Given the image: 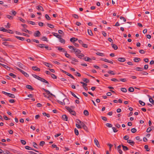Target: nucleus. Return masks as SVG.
I'll list each match as a JSON object with an SVG mask.
<instances>
[{"mask_svg":"<svg viewBox=\"0 0 154 154\" xmlns=\"http://www.w3.org/2000/svg\"><path fill=\"white\" fill-rule=\"evenodd\" d=\"M78 40V39L77 38H76L74 37H73L71 38L70 39V41L72 42L73 43H74V42H75V41H77Z\"/></svg>","mask_w":154,"mask_h":154,"instance_id":"ddd939ff","label":"nucleus"},{"mask_svg":"<svg viewBox=\"0 0 154 154\" xmlns=\"http://www.w3.org/2000/svg\"><path fill=\"white\" fill-rule=\"evenodd\" d=\"M111 45L112 47L114 48L115 50H116L118 49V47L117 46L114 44H112Z\"/></svg>","mask_w":154,"mask_h":154,"instance_id":"412c9836","label":"nucleus"},{"mask_svg":"<svg viewBox=\"0 0 154 154\" xmlns=\"http://www.w3.org/2000/svg\"><path fill=\"white\" fill-rule=\"evenodd\" d=\"M118 60L120 62H124L125 61V59L124 57L122 58H118Z\"/></svg>","mask_w":154,"mask_h":154,"instance_id":"dca6fc26","label":"nucleus"},{"mask_svg":"<svg viewBox=\"0 0 154 154\" xmlns=\"http://www.w3.org/2000/svg\"><path fill=\"white\" fill-rule=\"evenodd\" d=\"M45 73L48 74L49 75V77L51 76V77H57L56 75H55L54 74L51 73V72L48 71H46L45 72Z\"/></svg>","mask_w":154,"mask_h":154,"instance_id":"20e7f679","label":"nucleus"},{"mask_svg":"<svg viewBox=\"0 0 154 154\" xmlns=\"http://www.w3.org/2000/svg\"><path fill=\"white\" fill-rule=\"evenodd\" d=\"M2 41H11V40L10 38L6 39L5 38H2Z\"/></svg>","mask_w":154,"mask_h":154,"instance_id":"8fccbe9b","label":"nucleus"},{"mask_svg":"<svg viewBox=\"0 0 154 154\" xmlns=\"http://www.w3.org/2000/svg\"><path fill=\"white\" fill-rule=\"evenodd\" d=\"M56 48H57V49L58 50L60 51H61L65 53L66 52L65 49L64 48H62L61 47H56Z\"/></svg>","mask_w":154,"mask_h":154,"instance_id":"423d86ee","label":"nucleus"},{"mask_svg":"<svg viewBox=\"0 0 154 154\" xmlns=\"http://www.w3.org/2000/svg\"><path fill=\"white\" fill-rule=\"evenodd\" d=\"M141 60V59L139 58L135 57L134 59V61L135 62H138Z\"/></svg>","mask_w":154,"mask_h":154,"instance_id":"393cba45","label":"nucleus"},{"mask_svg":"<svg viewBox=\"0 0 154 154\" xmlns=\"http://www.w3.org/2000/svg\"><path fill=\"white\" fill-rule=\"evenodd\" d=\"M47 25L48 27H50L51 28H53L54 27V26L53 25L51 24H49L48 23H47Z\"/></svg>","mask_w":154,"mask_h":154,"instance_id":"2f4dec72","label":"nucleus"},{"mask_svg":"<svg viewBox=\"0 0 154 154\" xmlns=\"http://www.w3.org/2000/svg\"><path fill=\"white\" fill-rule=\"evenodd\" d=\"M17 69L19 71L21 72L26 77H28L29 76V75L26 72H25L23 70L20 69L19 68H17Z\"/></svg>","mask_w":154,"mask_h":154,"instance_id":"7ed1b4c3","label":"nucleus"},{"mask_svg":"<svg viewBox=\"0 0 154 154\" xmlns=\"http://www.w3.org/2000/svg\"><path fill=\"white\" fill-rule=\"evenodd\" d=\"M52 34L53 35L56 36L58 38H59V37H61V36L58 34L57 33L55 32H52Z\"/></svg>","mask_w":154,"mask_h":154,"instance_id":"5701e85b","label":"nucleus"},{"mask_svg":"<svg viewBox=\"0 0 154 154\" xmlns=\"http://www.w3.org/2000/svg\"><path fill=\"white\" fill-rule=\"evenodd\" d=\"M84 115L86 116H88L89 115V112L87 110H85L83 112Z\"/></svg>","mask_w":154,"mask_h":154,"instance_id":"c85d7f7f","label":"nucleus"},{"mask_svg":"<svg viewBox=\"0 0 154 154\" xmlns=\"http://www.w3.org/2000/svg\"><path fill=\"white\" fill-rule=\"evenodd\" d=\"M107 145L108 146H109V151H111V148L112 146V145L109 143H108Z\"/></svg>","mask_w":154,"mask_h":154,"instance_id":"bf43d9fd","label":"nucleus"},{"mask_svg":"<svg viewBox=\"0 0 154 154\" xmlns=\"http://www.w3.org/2000/svg\"><path fill=\"white\" fill-rule=\"evenodd\" d=\"M121 145L124 151H126L129 149L128 148L127 146L123 145L122 144Z\"/></svg>","mask_w":154,"mask_h":154,"instance_id":"cd10ccee","label":"nucleus"},{"mask_svg":"<svg viewBox=\"0 0 154 154\" xmlns=\"http://www.w3.org/2000/svg\"><path fill=\"white\" fill-rule=\"evenodd\" d=\"M26 88L29 89H30L32 91L34 90V88H32V86L29 85H26Z\"/></svg>","mask_w":154,"mask_h":154,"instance_id":"f3484780","label":"nucleus"},{"mask_svg":"<svg viewBox=\"0 0 154 154\" xmlns=\"http://www.w3.org/2000/svg\"><path fill=\"white\" fill-rule=\"evenodd\" d=\"M21 143L23 145H25L26 143V141L23 140H21Z\"/></svg>","mask_w":154,"mask_h":154,"instance_id":"338daca9","label":"nucleus"},{"mask_svg":"<svg viewBox=\"0 0 154 154\" xmlns=\"http://www.w3.org/2000/svg\"><path fill=\"white\" fill-rule=\"evenodd\" d=\"M65 109H66L69 112H70L72 110V109L70 108V107H67V106H66L65 107Z\"/></svg>","mask_w":154,"mask_h":154,"instance_id":"de8ad7c7","label":"nucleus"},{"mask_svg":"<svg viewBox=\"0 0 154 154\" xmlns=\"http://www.w3.org/2000/svg\"><path fill=\"white\" fill-rule=\"evenodd\" d=\"M45 142L44 141H41L39 145L41 146H43V145L45 144Z\"/></svg>","mask_w":154,"mask_h":154,"instance_id":"603ef678","label":"nucleus"},{"mask_svg":"<svg viewBox=\"0 0 154 154\" xmlns=\"http://www.w3.org/2000/svg\"><path fill=\"white\" fill-rule=\"evenodd\" d=\"M152 126L148 128L147 129V130L146 131V132H150L152 130V129L151 128H152Z\"/></svg>","mask_w":154,"mask_h":154,"instance_id":"c03bdc74","label":"nucleus"},{"mask_svg":"<svg viewBox=\"0 0 154 154\" xmlns=\"http://www.w3.org/2000/svg\"><path fill=\"white\" fill-rule=\"evenodd\" d=\"M57 101L62 105H65L66 103L67 104H69V100L67 98H65L63 99V102L60 101L59 100H57Z\"/></svg>","mask_w":154,"mask_h":154,"instance_id":"f03ea898","label":"nucleus"},{"mask_svg":"<svg viewBox=\"0 0 154 154\" xmlns=\"http://www.w3.org/2000/svg\"><path fill=\"white\" fill-rule=\"evenodd\" d=\"M144 148L146 149V151H149L150 150V149L148 148L147 145H145L144 146Z\"/></svg>","mask_w":154,"mask_h":154,"instance_id":"e433bc0d","label":"nucleus"},{"mask_svg":"<svg viewBox=\"0 0 154 154\" xmlns=\"http://www.w3.org/2000/svg\"><path fill=\"white\" fill-rule=\"evenodd\" d=\"M137 131V130L135 128H133L131 129V131L133 133H135Z\"/></svg>","mask_w":154,"mask_h":154,"instance_id":"4d7b16f0","label":"nucleus"},{"mask_svg":"<svg viewBox=\"0 0 154 154\" xmlns=\"http://www.w3.org/2000/svg\"><path fill=\"white\" fill-rule=\"evenodd\" d=\"M62 71L63 73L69 76L70 77H73V76L72 75L66 72V71L63 70H62Z\"/></svg>","mask_w":154,"mask_h":154,"instance_id":"9b49d317","label":"nucleus"},{"mask_svg":"<svg viewBox=\"0 0 154 154\" xmlns=\"http://www.w3.org/2000/svg\"><path fill=\"white\" fill-rule=\"evenodd\" d=\"M45 45L44 44H39V45H37L36 46L38 47L41 48H45Z\"/></svg>","mask_w":154,"mask_h":154,"instance_id":"b1692460","label":"nucleus"},{"mask_svg":"<svg viewBox=\"0 0 154 154\" xmlns=\"http://www.w3.org/2000/svg\"><path fill=\"white\" fill-rule=\"evenodd\" d=\"M129 138V136L128 135H126V136H125L123 137L124 139H125V140H128V139Z\"/></svg>","mask_w":154,"mask_h":154,"instance_id":"69168bd1","label":"nucleus"},{"mask_svg":"<svg viewBox=\"0 0 154 154\" xmlns=\"http://www.w3.org/2000/svg\"><path fill=\"white\" fill-rule=\"evenodd\" d=\"M83 81L86 83H88L90 82V80L86 78L83 79Z\"/></svg>","mask_w":154,"mask_h":154,"instance_id":"7c9ffc66","label":"nucleus"},{"mask_svg":"<svg viewBox=\"0 0 154 154\" xmlns=\"http://www.w3.org/2000/svg\"><path fill=\"white\" fill-rule=\"evenodd\" d=\"M121 90L124 93H125L127 91V90L125 88H121Z\"/></svg>","mask_w":154,"mask_h":154,"instance_id":"79ce46f5","label":"nucleus"},{"mask_svg":"<svg viewBox=\"0 0 154 154\" xmlns=\"http://www.w3.org/2000/svg\"><path fill=\"white\" fill-rule=\"evenodd\" d=\"M75 75L76 76H77L78 77H80L81 76V74L79 72H75Z\"/></svg>","mask_w":154,"mask_h":154,"instance_id":"13d9d810","label":"nucleus"},{"mask_svg":"<svg viewBox=\"0 0 154 154\" xmlns=\"http://www.w3.org/2000/svg\"><path fill=\"white\" fill-rule=\"evenodd\" d=\"M127 142L132 146H133L135 144L134 142V141H131V140H128Z\"/></svg>","mask_w":154,"mask_h":154,"instance_id":"4468645a","label":"nucleus"},{"mask_svg":"<svg viewBox=\"0 0 154 154\" xmlns=\"http://www.w3.org/2000/svg\"><path fill=\"white\" fill-rule=\"evenodd\" d=\"M63 119L65 121H68V118L66 115H63L62 116Z\"/></svg>","mask_w":154,"mask_h":154,"instance_id":"f8f14e48","label":"nucleus"},{"mask_svg":"<svg viewBox=\"0 0 154 154\" xmlns=\"http://www.w3.org/2000/svg\"><path fill=\"white\" fill-rule=\"evenodd\" d=\"M58 38L59 39V41L61 43H63V44H64L65 43V40H64L63 39L60 37H59V38Z\"/></svg>","mask_w":154,"mask_h":154,"instance_id":"a878e982","label":"nucleus"},{"mask_svg":"<svg viewBox=\"0 0 154 154\" xmlns=\"http://www.w3.org/2000/svg\"><path fill=\"white\" fill-rule=\"evenodd\" d=\"M42 39L43 41H46L47 42H48V40H47V38L46 36H43L42 37Z\"/></svg>","mask_w":154,"mask_h":154,"instance_id":"4c0bfd02","label":"nucleus"},{"mask_svg":"<svg viewBox=\"0 0 154 154\" xmlns=\"http://www.w3.org/2000/svg\"><path fill=\"white\" fill-rule=\"evenodd\" d=\"M6 17L8 18L10 20L12 19H13V17L9 15H7Z\"/></svg>","mask_w":154,"mask_h":154,"instance_id":"3c124183","label":"nucleus"},{"mask_svg":"<svg viewBox=\"0 0 154 154\" xmlns=\"http://www.w3.org/2000/svg\"><path fill=\"white\" fill-rule=\"evenodd\" d=\"M15 37L16 38H17V39L22 41H24L25 39V38L24 37H20L17 36H15Z\"/></svg>","mask_w":154,"mask_h":154,"instance_id":"6ab92c4d","label":"nucleus"},{"mask_svg":"<svg viewBox=\"0 0 154 154\" xmlns=\"http://www.w3.org/2000/svg\"><path fill=\"white\" fill-rule=\"evenodd\" d=\"M32 144L34 148H37V144L35 142H33Z\"/></svg>","mask_w":154,"mask_h":154,"instance_id":"864d4df0","label":"nucleus"},{"mask_svg":"<svg viewBox=\"0 0 154 154\" xmlns=\"http://www.w3.org/2000/svg\"><path fill=\"white\" fill-rule=\"evenodd\" d=\"M22 31L26 33H29V31L26 29H22Z\"/></svg>","mask_w":154,"mask_h":154,"instance_id":"6e6d98bb","label":"nucleus"},{"mask_svg":"<svg viewBox=\"0 0 154 154\" xmlns=\"http://www.w3.org/2000/svg\"><path fill=\"white\" fill-rule=\"evenodd\" d=\"M94 143L97 147L99 148L100 147V145L99 144V142H98L97 139L96 138H95L94 140Z\"/></svg>","mask_w":154,"mask_h":154,"instance_id":"1a4fd4ad","label":"nucleus"},{"mask_svg":"<svg viewBox=\"0 0 154 154\" xmlns=\"http://www.w3.org/2000/svg\"><path fill=\"white\" fill-rule=\"evenodd\" d=\"M27 22L28 23H30L32 25H34L35 24V23L32 21L28 20L27 21Z\"/></svg>","mask_w":154,"mask_h":154,"instance_id":"473e14b6","label":"nucleus"},{"mask_svg":"<svg viewBox=\"0 0 154 154\" xmlns=\"http://www.w3.org/2000/svg\"><path fill=\"white\" fill-rule=\"evenodd\" d=\"M135 69L136 71H143V69L142 68L137 67L135 68Z\"/></svg>","mask_w":154,"mask_h":154,"instance_id":"c9c22d12","label":"nucleus"},{"mask_svg":"<svg viewBox=\"0 0 154 154\" xmlns=\"http://www.w3.org/2000/svg\"><path fill=\"white\" fill-rule=\"evenodd\" d=\"M4 154H11V153L8 150H6L5 151V152L4 153Z\"/></svg>","mask_w":154,"mask_h":154,"instance_id":"774afa93","label":"nucleus"},{"mask_svg":"<svg viewBox=\"0 0 154 154\" xmlns=\"http://www.w3.org/2000/svg\"><path fill=\"white\" fill-rule=\"evenodd\" d=\"M36 8L38 10H41L42 11H44V10L43 8L40 5H39L38 6L36 7Z\"/></svg>","mask_w":154,"mask_h":154,"instance_id":"2eb2a0df","label":"nucleus"},{"mask_svg":"<svg viewBox=\"0 0 154 154\" xmlns=\"http://www.w3.org/2000/svg\"><path fill=\"white\" fill-rule=\"evenodd\" d=\"M139 103L143 106H144L145 105V103L144 102L140 100L139 101Z\"/></svg>","mask_w":154,"mask_h":154,"instance_id":"58836bf2","label":"nucleus"},{"mask_svg":"<svg viewBox=\"0 0 154 154\" xmlns=\"http://www.w3.org/2000/svg\"><path fill=\"white\" fill-rule=\"evenodd\" d=\"M106 125L107 127H109V128H111L112 127V124H109V123H106Z\"/></svg>","mask_w":154,"mask_h":154,"instance_id":"680f3d73","label":"nucleus"},{"mask_svg":"<svg viewBox=\"0 0 154 154\" xmlns=\"http://www.w3.org/2000/svg\"><path fill=\"white\" fill-rule=\"evenodd\" d=\"M0 65L4 67L5 68L7 69V70H9L10 69V67L6 65H4L0 63Z\"/></svg>","mask_w":154,"mask_h":154,"instance_id":"aec40b11","label":"nucleus"},{"mask_svg":"<svg viewBox=\"0 0 154 154\" xmlns=\"http://www.w3.org/2000/svg\"><path fill=\"white\" fill-rule=\"evenodd\" d=\"M74 131L75 134L76 135H78L79 134V131L76 128L74 129Z\"/></svg>","mask_w":154,"mask_h":154,"instance_id":"a19ab883","label":"nucleus"},{"mask_svg":"<svg viewBox=\"0 0 154 154\" xmlns=\"http://www.w3.org/2000/svg\"><path fill=\"white\" fill-rule=\"evenodd\" d=\"M45 17L48 20H51V18L47 14H46L45 15Z\"/></svg>","mask_w":154,"mask_h":154,"instance_id":"a18cd8bd","label":"nucleus"},{"mask_svg":"<svg viewBox=\"0 0 154 154\" xmlns=\"http://www.w3.org/2000/svg\"><path fill=\"white\" fill-rule=\"evenodd\" d=\"M40 35V32L38 30L35 31L33 34V35L35 37H39Z\"/></svg>","mask_w":154,"mask_h":154,"instance_id":"39448f33","label":"nucleus"},{"mask_svg":"<svg viewBox=\"0 0 154 154\" xmlns=\"http://www.w3.org/2000/svg\"><path fill=\"white\" fill-rule=\"evenodd\" d=\"M80 83H81V84H82L83 85H82V87L83 88H84V87H85V86H86L87 85V83H85L83 82H80Z\"/></svg>","mask_w":154,"mask_h":154,"instance_id":"49530a36","label":"nucleus"},{"mask_svg":"<svg viewBox=\"0 0 154 154\" xmlns=\"http://www.w3.org/2000/svg\"><path fill=\"white\" fill-rule=\"evenodd\" d=\"M140 74H142V75H147L148 73L146 72H142L140 73Z\"/></svg>","mask_w":154,"mask_h":154,"instance_id":"5fc2aeb1","label":"nucleus"},{"mask_svg":"<svg viewBox=\"0 0 154 154\" xmlns=\"http://www.w3.org/2000/svg\"><path fill=\"white\" fill-rule=\"evenodd\" d=\"M25 148L26 149H28V150H33V151H34L36 152H39L38 151H37V150H35V149H32V148L31 147H30L28 146H26L25 147Z\"/></svg>","mask_w":154,"mask_h":154,"instance_id":"6e6552de","label":"nucleus"},{"mask_svg":"<svg viewBox=\"0 0 154 154\" xmlns=\"http://www.w3.org/2000/svg\"><path fill=\"white\" fill-rule=\"evenodd\" d=\"M58 98L60 100H63V99H64L63 96L61 95H59L58 97Z\"/></svg>","mask_w":154,"mask_h":154,"instance_id":"0e129e2a","label":"nucleus"},{"mask_svg":"<svg viewBox=\"0 0 154 154\" xmlns=\"http://www.w3.org/2000/svg\"><path fill=\"white\" fill-rule=\"evenodd\" d=\"M32 68L33 70L35 71H39L40 70V69L38 68L36 66H32Z\"/></svg>","mask_w":154,"mask_h":154,"instance_id":"9d476101","label":"nucleus"},{"mask_svg":"<svg viewBox=\"0 0 154 154\" xmlns=\"http://www.w3.org/2000/svg\"><path fill=\"white\" fill-rule=\"evenodd\" d=\"M108 73L109 74L113 75H114L116 74L113 71L111 70L109 71Z\"/></svg>","mask_w":154,"mask_h":154,"instance_id":"09e8293b","label":"nucleus"},{"mask_svg":"<svg viewBox=\"0 0 154 154\" xmlns=\"http://www.w3.org/2000/svg\"><path fill=\"white\" fill-rule=\"evenodd\" d=\"M11 14H13L14 16H15L17 13L15 11H14L13 10L12 11H11Z\"/></svg>","mask_w":154,"mask_h":154,"instance_id":"e2e57ef3","label":"nucleus"},{"mask_svg":"<svg viewBox=\"0 0 154 154\" xmlns=\"http://www.w3.org/2000/svg\"><path fill=\"white\" fill-rule=\"evenodd\" d=\"M70 113H71L72 115L73 116H75L76 115V112L73 110H72L70 112Z\"/></svg>","mask_w":154,"mask_h":154,"instance_id":"f704fd0d","label":"nucleus"},{"mask_svg":"<svg viewBox=\"0 0 154 154\" xmlns=\"http://www.w3.org/2000/svg\"><path fill=\"white\" fill-rule=\"evenodd\" d=\"M128 91L130 92H133L134 91V88L132 87H130L128 89Z\"/></svg>","mask_w":154,"mask_h":154,"instance_id":"72a5a7b5","label":"nucleus"},{"mask_svg":"<svg viewBox=\"0 0 154 154\" xmlns=\"http://www.w3.org/2000/svg\"><path fill=\"white\" fill-rule=\"evenodd\" d=\"M149 101L152 103V104L154 105V100L152 98H149Z\"/></svg>","mask_w":154,"mask_h":154,"instance_id":"37998d69","label":"nucleus"},{"mask_svg":"<svg viewBox=\"0 0 154 154\" xmlns=\"http://www.w3.org/2000/svg\"><path fill=\"white\" fill-rule=\"evenodd\" d=\"M44 64L46 65V66L49 67L51 68L52 67V65L49 63L44 62Z\"/></svg>","mask_w":154,"mask_h":154,"instance_id":"4be33fe9","label":"nucleus"},{"mask_svg":"<svg viewBox=\"0 0 154 154\" xmlns=\"http://www.w3.org/2000/svg\"><path fill=\"white\" fill-rule=\"evenodd\" d=\"M67 51H66V52L65 53V56L66 57L69 58V59H71V58H72L71 56L69 54H67Z\"/></svg>","mask_w":154,"mask_h":154,"instance_id":"bb28decb","label":"nucleus"},{"mask_svg":"<svg viewBox=\"0 0 154 154\" xmlns=\"http://www.w3.org/2000/svg\"><path fill=\"white\" fill-rule=\"evenodd\" d=\"M88 34L91 35V36H92L93 35V33L92 32V31L91 30L88 29Z\"/></svg>","mask_w":154,"mask_h":154,"instance_id":"c756f323","label":"nucleus"},{"mask_svg":"<svg viewBox=\"0 0 154 154\" xmlns=\"http://www.w3.org/2000/svg\"><path fill=\"white\" fill-rule=\"evenodd\" d=\"M36 78L37 79H38L39 80H40L42 82H45L46 83L48 84V82L47 81H46L44 79L42 78Z\"/></svg>","mask_w":154,"mask_h":154,"instance_id":"0eeeda50","label":"nucleus"},{"mask_svg":"<svg viewBox=\"0 0 154 154\" xmlns=\"http://www.w3.org/2000/svg\"><path fill=\"white\" fill-rule=\"evenodd\" d=\"M82 59L85 61L88 62H89L90 60H91V58L87 57H85L84 58H83Z\"/></svg>","mask_w":154,"mask_h":154,"instance_id":"a211bd4d","label":"nucleus"},{"mask_svg":"<svg viewBox=\"0 0 154 154\" xmlns=\"http://www.w3.org/2000/svg\"><path fill=\"white\" fill-rule=\"evenodd\" d=\"M96 54H97V55H99V56H104V54L103 53L97 52V53H96Z\"/></svg>","mask_w":154,"mask_h":154,"instance_id":"ea45409f","label":"nucleus"},{"mask_svg":"<svg viewBox=\"0 0 154 154\" xmlns=\"http://www.w3.org/2000/svg\"><path fill=\"white\" fill-rule=\"evenodd\" d=\"M9 97L12 98H15V97L14 94H10Z\"/></svg>","mask_w":154,"mask_h":154,"instance_id":"052dcab7","label":"nucleus"},{"mask_svg":"<svg viewBox=\"0 0 154 154\" xmlns=\"http://www.w3.org/2000/svg\"><path fill=\"white\" fill-rule=\"evenodd\" d=\"M68 48L69 49L72 48V51H71L72 52H74L75 53V54H81V51L79 49L75 48L73 46L69 45L68 46Z\"/></svg>","mask_w":154,"mask_h":154,"instance_id":"f257e3e1","label":"nucleus"}]
</instances>
